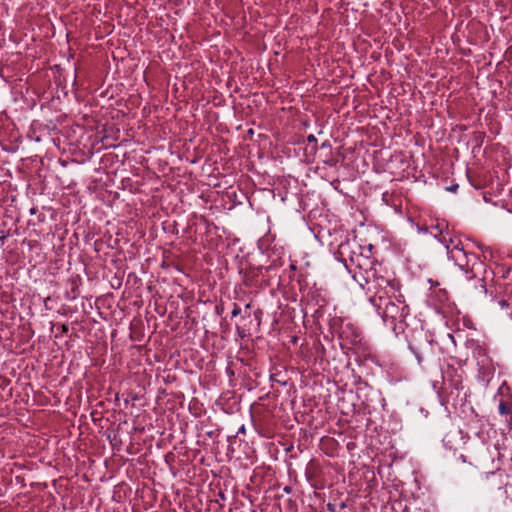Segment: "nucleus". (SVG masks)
Returning a JSON list of instances; mask_svg holds the SVG:
<instances>
[{
  "label": "nucleus",
  "mask_w": 512,
  "mask_h": 512,
  "mask_svg": "<svg viewBox=\"0 0 512 512\" xmlns=\"http://www.w3.org/2000/svg\"><path fill=\"white\" fill-rule=\"evenodd\" d=\"M442 379L444 389H452L449 394V397L453 396V390L456 391V397H458L460 391L464 389L463 371L458 368H455L452 365H448L447 368L442 372Z\"/></svg>",
  "instance_id": "20e7f679"
},
{
  "label": "nucleus",
  "mask_w": 512,
  "mask_h": 512,
  "mask_svg": "<svg viewBox=\"0 0 512 512\" xmlns=\"http://www.w3.org/2000/svg\"><path fill=\"white\" fill-rule=\"evenodd\" d=\"M473 356L477 359L482 374L487 375L494 371L492 360L487 354V350L479 343H474Z\"/></svg>",
  "instance_id": "39448f33"
},
{
  "label": "nucleus",
  "mask_w": 512,
  "mask_h": 512,
  "mask_svg": "<svg viewBox=\"0 0 512 512\" xmlns=\"http://www.w3.org/2000/svg\"><path fill=\"white\" fill-rule=\"evenodd\" d=\"M388 196H389L388 192H385V193H383V195H382V199H383V201H385L386 203L388 202Z\"/></svg>",
  "instance_id": "1a4fd4ad"
},
{
  "label": "nucleus",
  "mask_w": 512,
  "mask_h": 512,
  "mask_svg": "<svg viewBox=\"0 0 512 512\" xmlns=\"http://www.w3.org/2000/svg\"><path fill=\"white\" fill-rule=\"evenodd\" d=\"M307 141L309 143H317V138L313 134H310L307 136Z\"/></svg>",
  "instance_id": "6e6552de"
},
{
  "label": "nucleus",
  "mask_w": 512,
  "mask_h": 512,
  "mask_svg": "<svg viewBox=\"0 0 512 512\" xmlns=\"http://www.w3.org/2000/svg\"><path fill=\"white\" fill-rule=\"evenodd\" d=\"M339 336L345 345L355 349H366V342L362 337L361 330L352 323H346L341 327Z\"/></svg>",
  "instance_id": "7ed1b4c3"
},
{
  "label": "nucleus",
  "mask_w": 512,
  "mask_h": 512,
  "mask_svg": "<svg viewBox=\"0 0 512 512\" xmlns=\"http://www.w3.org/2000/svg\"><path fill=\"white\" fill-rule=\"evenodd\" d=\"M498 409H499L500 414H502V415H506L510 411L508 406L503 401L500 402Z\"/></svg>",
  "instance_id": "423d86ee"
},
{
  "label": "nucleus",
  "mask_w": 512,
  "mask_h": 512,
  "mask_svg": "<svg viewBox=\"0 0 512 512\" xmlns=\"http://www.w3.org/2000/svg\"><path fill=\"white\" fill-rule=\"evenodd\" d=\"M440 241L445 246L449 259L454 261V263L460 268L468 266L469 256L464 251V248L458 239H447L446 236L443 235Z\"/></svg>",
  "instance_id": "f03ea898"
},
{
  "label": "nucleus",
  "mask_w": 512,
  "mask_h": 512,
  "mask_svg": "<svg viewBox=\"0 0 512 512\" xmlns=\"http://www.w3.org/2000/svg\"><path fill=\"white\" fill-rule=\"evenodd\" d=\"M61 330H62V332H63V333H67V332H68V326H67V325H65V324H63V325L61 326Z\"/></svg>",
  "instance_id": "9d476101"
},
{
  "label": "nucleus",
  "mask_w": 512,
  "mask_h": 512,
  "mask_svg": "<svg viewBox=\"0 0 512 512\" xmlns=\"http://www.w3.org/2000/svg\"><path fill=\"white\" fill-rule=\"evenodd\" d=\"M241 313V308L239 305L237 304H234V307H233V310L231 312V316L232 317H237L238 315H240Z\"/></svg>",
  "instance_id": "0eeeda50"
},
{
  "label": "nucleus",
  "mask_w": 512,
  "mask_h": 512,
  "mask_svg": "<svg viewBox=\"0 0 512 512\" xmlns=\"http://www.w3.org/2000/svg\"><path fill=\"white\" fill-rule=\"evenodd\" d=\"M246 309H250L251 308V303H248L246 306H245Z\"/></svg>",
  "instance_id": "9b49d317"
},
{
  "label": "nucleus",
  "mask_w": 512,
  "mask_h": 512,
  "mask_svg": "<svg viewBox=\"0 0 512 512\" xmlns=\"http://www.w3.org/2000/svg\"><path fill=\"white\" fill-rule=\"evenodd\" d=\"M370 264L367 269L358 264L359 276L364 280V283L359 282L361 287L373 294L371 302L384 322L402 323L409 314V307L399 292L398 283L381 275L373 262Z\"/></svg>",
  "instance_id": "f257e3e1"
}]
</instances>
